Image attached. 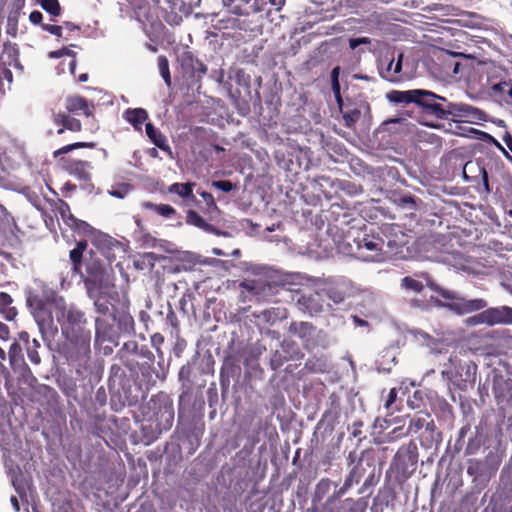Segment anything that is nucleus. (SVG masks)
I'll return each instance as SVG.
<instances>
[{
	"instance_id": "nucleus-16",
	"label": "nucleus",
	"mask_w": 512,
	"mask_h": 512,
	"mask_svg": "<svg viewBox=\"0 0 512 512\" xmlns=\"http://www.w3.org/2000/svg\"><path fill=\"white\" fill-rule=\"evenodd\" d=\"M298 304L303 311H307L311 315L323 312L325 310L324 304L319 300L318 293L309 296L302 295L298 299Z\"/></svg>"
},
{
	"instance_id": "nucleus-50",
	"label": "nucleus",
	"mask_w": 512,
	"mask_h": 512,
	"mask_svg": "<svg viewBox=\"0 0 512 512\" xmlns=\"http://www.w3.org/2000/svg\"><path fill=\"white\" fill-rule=\"evenodd\" d=\"M152 344L158 346L164 342V338L161 334L156 333L151 337Z\"/></svg>"
},
{
	"instance_id": "nucleus-52",
	"label": "nucleus",
	"mask_w": 512,
	"mask_h": 512,
	"mask_svg": "<svg viewBox=\"0 0 512 512\" xmlns=\"http://www.w3.org/2000/svg\"><path fill=\"white\" fill-rule=\"evenodd\" d=\"M468 322L473 325L485 323V321L480 320V313L473 317H470Z\"/></svg>"
},
{
	"instance_id": "nucleus-8",
	"label": "nucleus",
	"mask_w": 512,
	"mask_h": 512,
	"mask_svg": "<svg viewBox=\"0 0 512 512\" xmlns=\"http://www.w3.org/2000/svg\"><path fill=\"white\" fill-rule=\"evenodd\" d=\"M403 54H399L397 60L393 55H385L379 60V73L382 78L390 81L397 82L401 79L400 73L402 70Z\"/></svg>"
},
{
	"instance_id": "nucleus-53",
	"label": "nucleus",
	"mask_w": 512,
	"mask_h": 512,
	"mask_svg": "<svg viewBox=\"0 0 512 512\" xmlns=\"http://www.w3.org/2000/svg\"><path fill=\"white\" fill-rule=\"evenodd\" d=\"M269 3L274 6L277 10H280L285 3V0H268Z\"/></svg>"
},
{
	"instance_id": "nucleus-51",
	"label": "nucleus",
	"mask_w": 512,
	"mask_h": 512,
	"mask_svg": "<svg viewBox=\"0 0 512 512\" xmlns=\"http://www.w3.org/2000/svg\"><path fill=\"white\" fill-rule=\"evenodd\" d=\"M340 67H334L331 72V84L339 82Z\"/></svg>"
},
{
	"instance_id": "nucleus-49",
	"label": "nucleus",
	"mask_w": 512,
	"mask_h": 512,
	"mask_svg": "<svg viewBox=\"0 0 512 512\" xmlns=\"http://www.w3.org/2000/svg\"><path fill=\"white\" fill-rule=\"evenodd\" d=\"M64 54L73 55L74 53L70 50L63 49V50L51 52L50 56L53 58H59V57H62Z\"/></svg>"
},
{
	"instance_id": "nucleus-61",
	"label": "nucleus",
	"mask_w": 512,
	"mask_h": 512,
	"mask_svg": "<svg viewBox=\"0 0 512 512\" xmlns=\"http://www.w3.org/2000/svg\"><path fill=\"white\" fill-rule=\"evenodd\" d=\"M75 67H76L75 60H71L70 63H69V68H70L71 73H74Z\"/></svg>"
},
{
	"instance_id": "nucleus-36",
	"label": "nucleus",
	"mask_w": 512,
	"mask_h": 512,
	"mask_svg": "<svg viewBox=\"0 0 512 512\" xmlns=\"http://www.w3.org/2000/svg\"><path fill=\"white\" fill-rule=\"evenodd\" d=\"M33 344L35 346L34 348H32V347H28L27 348V355H28L29 360L33 364L38 365L41 362V358H40V356L38 354V351L36 350V347L39 346V343H38L37 340H33Z\"/></svg>"
},
{
	"instance_id": "nucleus-35",
	"label": "nucleus",
	"mask_w": 512,
	"mask_h": 512,
	"mask_svg": "<svg viewBox=\"0 0 512 512\" xmlns=\"http://www.w3.org/2000/svg\"><path fill=\"white\" fill-rule=\"evenodd\" d=\"M130 191V186L128 184H122L118 187H113L109 194L116 197V198H124Z\"/></svg>"
},
{
	"instance_id": "nucleus-32",
	"label": "nucleus",
	"mask_w": 512,
	"mask_h": 512,
	"mask_svg": "<svg viewBox=\"0 0 512 512\" xmlns=\"http://www.w3.org/2000/svg\"><path fill=\"white\" fill-rule=\"evenodd\" d=\"M397 399V390L396 388H392L387 396V399L385 400L384 408L387 412L393 413L394 411L398 410L396 406H394Z\"/></svg>"
},
{
	"instance_id": "nucleus-55",
	"label": "nucleus",
	"mask_w": 512,
	"mask_h": 512,
	"mask_svg": "<svg viewBox=\"0 0 512 512\" xmlns=\"http://www.w3.org/2000/svg\"><path fill=\"white\" fill-rule=\"evenodd\" d=\"M402 203L404 205L410 206L411 208L415 206V201L411 197H404L402 199Z\"/></svg>"
},
{
	"instance_id": "nucleus-5",
	"label": "nucleus",
	"mask_w": 512,
	"mask_h": 512,
	"mask_svg": "<svg viewBox=\"0 0 512 512\" xmlns=\"http://www.w3.org/2000/svg\"><path fill=\"white\" fill-rule=\"evenodd\" d=\"M26 301L39 325H44L52 320L49 314L46 315L50 293L44 290L42 282L34 281V287L28 288Z\"/></svg>"
},
{
	"instance_id": "nucleus-62",
	"label": "nucleus",
	"mask_w": 512,
	"mask_h": 512,
	"mask_svg": "<svg viewBox=\"0 0 512 512\" xmlns=\"http://www.w3.org/2000/svg\"><path fill=\"white\" fill-rule=\"evenodd\" d=\"M78 80L80 82H86L88 80V75L86 73H83L79 76Z\"/></svg>"
},
{
	"instance_id": "nucleus-27",
	"label": "nucleus",
	"mask_w": 512,
	"mask_h": 512,
	"mask_svg": "<svg viewBox=\"0 0 512 512\" xmlns=\"http://www.w3.org/2000/svg\"><path fill=\"white\" fill-rule=\"evenodd\" d=\"M38 2L41 7L52 16L56 17L60 15L61 8L58 0H38Z\"/></svg>"
},
{
	"instance_id": "nucleus-56",
	"label": "nucleus",
	"mask_w": 512,
	"mask_h": 512,
	"mask_svg": "<svg viewBox=\"0 0 512 512\" xmlns=\"http://www.w3.org/2000/svg\"><path fill=\"white\" fill-rule=\"evenodd\" d=\"M332 91H333L334 96H338V94H340V83L339 82L332 83Z\"/></svg>"
},
{
	"instance_id": "nucleus-37",
	"label": "nucleus",
	"mask_w": 512,
	"mask_h": 512,
	"mask_svg": "<svg viewBox=\"0 0 512 512\" xmlns=\"http://www.w3.org/2000/svg\"><path fill=\"white\" fill-rule=\"evenodd\" d=\"M426 425V419L425 417H416V418H413L411 421H410V425H409V428H408V432H418L420 429H422L424 426Z\"/></svg>"
},
{
	"instance_id": "nucleus-21",
	"label": "nucleus",
	"mask_w": 512,
	"mask_h": 512,
	"mask_svg": "<svg viewBox=\"0 0 512 512\" xmlns=\"http://www.w3.org/2000/svg\"><path fill=\"white\" fill-rule=\"evenodd\" d=\"M142 206L145 209H150V210L155 211L157 214H159L165 218H170L172 215H174L176 213L175 209L172 206L166 205V204H154L151 202H144L142 204Z\"/></svg>"
},
{
	"instance_id": "nucleus-58",
	"label": "nucleus",
	"mask_w": 512,
	"mask_h": 512,
	"mask_svg": "<svg viewBox=\"0 0 512 512\" xmlns=\"http://www.w3.org/2000/svg\"><path fill=\"white\" fill-rule=\"evenodd\" d=\"M10 501H11L13 508L18 512L20 510V507H19L17 498L15 496H12Z\"/></svg>"
},
{
	"instance_id": "nucleus-25",
	"label": "nucleus",
	"mask_w": 512,
	"mask_h": 512,
	"mask_svg": "<svg viewBox=\"0 0 512 512\" xmlns=\"http://www.w3.org/2000/svg\"><path fill=\"white\" fill-rule=\"evenodd\" d=\"M157 64H158V69H159L160 75L162 76L165 84L167 85V87H170L171 86V75H170V70H169L168 59L165 56L160 55L157 59Z\"/></svg>"
},
{
	"instance_id": "nucleus-3",
	"label": "nucleus",
	"mask_w": 512,
	"mask_h": 512,
	"mask_svg": "<svg viewBox=\"0 0 512 512\" xmlns=\"http://www.w3.org/2000/svg\"><path fill=\"white\" fill-rule=\"evenodd\" d=\"M88 278L85 280L88 296L94 302L97 313L106 315L109 312L108 294L113 287L110 271L96 263L87 267Z\"/></svg>"
},
{
	"instance_id": "nucleus-12",
	"label": "nucleus",
	"mask_w": 512,
	"mask_h": 512,
	"mask_svg": "<svg viewBox=\"0 0 512 512\" xmlns=\"http://www.w3.org/2000/svg\"><path fill=\"white\" fill-rule=\"evenodd\" d=\"M490 94L505 104H512V80L501 79L490 85Z\"/></svg>"
},
{
	"instance_id": "nucleus-47",
	"label": "nucleus",
	"mask_w": 512,
	"mask_h": 512,
	"mask_svg": "<svg viewBox=\"0 0 512 512\" xmlns=\"http://www.w3.org/2000/svg\"><path fill=\"white\" fill-rule=\"evenodd\" d=\"M8 338H9L8 327L5 324L0 323V339L7 340Z\"/></svg>"
},
{
	"instance_id": "nucleus-38",
	"label": "nucleus",
	"mask_w": 512,
	"mask_h": 512,
	"mask_svg": "<svg viewBox=\"0 0 512 512\" xmlns=\"http://www.w3.org/2000/svg\"><path fill=\"white\" fill-rule=\"evenodd\" d=\"M212 186L223 192H230L233 189V184L227 180L213 181Z\"/></svg>"
},
{
	"instance_id": "nucleus-42",
	"label": "nucleus",
	"mask_w": 512,
	"mask_h": 512,
	"mask_svg": "<svg viewBox=\"0 0 512 512\" xmlns=\"http://www.w3.org/2000/svg\"><path fill=\"white\" fill-rule=\"evenodd\" d=\"M200 195L206 202L207 206H209V208H213V209L217 208L214 198L210 193L204 191V192H201Z\"/></svg>"
},
{
	"instance_id": "nucleus-33",
	"label": "nucleus",
	"mask_w": 512,
	"mask_h": 512,
	"mask_svg": "<svg viewBox=\"0 0 512 512\" xmlns=\"http://www.w3.org/2000/svg\"><path fill=\"white\" fill-rule=\"evenodd\" d=\"M360 117L359 109H352L343 114V119L345 121V125L347 127H352L355 122L358 121Z\"/></svg>"
},
{
	"instance_id": "nucleus-48",
	"label": "nucleus",
	"mask_w": 512,
	"mask_h": 512,
	"mask_svg": "<svg viewBox=\"0 0 512 512\" xmlns=\"http://www.w3.org/2000/svg\"><path fill=\"white\" fill-rule=\"evenodd\" d=\"M417 335L419 336V339L426 341L428 346L432 345L433 339L427 333L423 331H417Z\"/></svg>"
},
{
	"instance_id": "nucleus-24",
	"label": "nucleus",
	"mask_w": 512,
	"mask_h": 512,
	"mask_svg": "<svg viewBox=\"0 0 512 512\" xmlns=\"http://www.w3.org/2000/svg\"><path fill=\"white\" fill-rule=\"evenodd\" d=\"M259 317L269 324H274L277 320L285 317V310L280 308H271L269 310L262 311Z\"/></svg>"
},
{
	"instance_id": "nucleus-34",
	"label": "nucleus",
	"mask_w": 512,
	"mask_h": 512,
	"mask_svg": "<svg viewBox=\"0 0 512 512\" xmlns=\"http://www.w3.org/2000/svg\"><path fill=\"white\" fill-rule=\"evenodd\" d=\"M87 145L88 144H86L84 142H78V143L69 144V145L63 146L62 148L54 151L53 156H54V158H58L60 155L69 153L70 151H72L74 149H77V148H80V147H85Z\"/></svg>"
},
{
	"instance_id": "nucleus-7",
	"label": "nucleus",
	"mask_w": 512,
	"mask_h": 512,
	"mask_svg": "<svg viewBox=\"0 0 512 512\" xmlns=\"http://www.w3.org/2000/svg\"><path fill=\"white\" fill-rule=\"evenodd\" d=\"M476 370L477 367L475 364L472 362H466L455 367V371L445 369L442 373L461 389H464L466 388L467 383L474 381Z\"/></svg>"
},
{
	"instance_id": "nucleus-57",
	"label": "nucleus",
	"mask_w": 512,
	"mask_h": 512,
	"mask_svg": "<svg viewBox=\"0 0 512 512\" xmlns=\"http://www.w3.org/2000/svg\"><path fill=\"white\" fill-rule=\"evenodd\" d=\"M353 321L358 326H365V325H367V322L365 320H363V319H361V318H359L357 316H353Z\"/></svg>"
},
{
	"instance_id": "nucleus-9",
	"label": "nucleus",
	"mask_w": 512,
	"mask_h": 512,
	"mask_svg": "<svg viewBox=\"0 0 512 512\" xmlns=\"http://www.w3.org/2000/svg\"><path fill=\"white\" fill-rule=\"evenodd\" d=\"M480 320L485 321V324L490 326L496 324H511L512 308L508 306H501L486 309L480 313Z\"/></svg>"
},
{
	"instance_id": "nucleus-15",
	"label": "nucleus",
	"mask_w": 512,
	"mask_h": 512,
	"mask_svg": "<svg viewBox=\"0 0 512 512\" xmlns=\"http://www.w3.org/2000/svg\"><path fill=\"white\" fill-rule=\"evenodd\" d=\"M66 170L79 180L87 181L90 178L91 164L87 161L72 160L65 165Z\"/></svg>"
},
{
	"instance_id": "nucleus-26",
	"label": "nucleus",
	"mask_w": 512,
	"mask_h": 512,
	"mask_svg": "<svg viewBox=\"0 0 512 512\" xmlns=\"http://www.w3.org/2000/svg\"><path fill=\"white\" fill-rule=\"evenodd\" d=\"M344 506L349 510V512H365L367 508V501L364 498H359L357 500L347 498L344 501Z\"/></svg>"
},
{
	"instance_id": "nucleus-54",
	"label": "nucleus",
	"mask_w": 512,
	"mask_h": 512,
	"mask_svg": "<svg viewBox=\"0 0 512 512\" xmlns=\"http://www.w3.org/2000/svg\"><path fill=\"white\" fill-rule=\"evenodd\" d=\"M314 512H337V510L335 509V504H331L328 506V510L326 509V503L323 505V508L321 511L319 510H314Z\"/></svg>"
},
{
	"instance_id": "nucleus-40",
	"label": "nucleus",
	"mask_w": 512,
	"mask_h": 512,
	"mask_svg": "<svg viewBox=\"0 0 512 512\" xmlns=\"http://www.w3.org/2000/svg\"><path fill=\"white\" fill-rule=\"evenodd\" d=\"M21 352V346L19 343L14 342L9 349L10 361L13 362L15 357Z\"/></svg>"
},
{
	"instance_id": "nucleus-6",
	"label": "nucleus",
	"mask_w": 512,
	"mask_h": 512,
	"mask_svg": "<svg viewBox=\"0 0 512 512\" xmlns=\"http://www.w3.org/2000/svg\"><path fill=\"white\" fill-rule=\"evenodd\" d=\"M357 251L355 256L363 261L374 262L383 259L381 251L383 240L376 237L364 236L362 239L354 240Z\"/></svg>"
},
{
	"instance_id": "nucleus-29",
	"label": "nucleus",
	"mask_w": 512,
	"mask_h": 512,
	"mask_svg": "<svg viewBox=\"0 0 512 512\" xmlns=\"http://www.w3.org/2000/svg\"><path fill=\"white\" fill-rule=\"evenodd\" d=\"M86 246V242H78L77 246L70 251V259L75 267L81 262L82 254Z\"/></svg>"
},
{
	"instance_id": "nucleus-23",
	"label": "nucleus",
	"mask_w": 512,
	"mask_h": 512,
	"mask_svg": "<svg viewBox=\"0 0 512 512\" xmlns=\"http://www.w3.org/2000/svg\"><path fill=\"white\" fill-rule=\"evenodd\" d=\"M187 223L194 225L204 231H213V226L207 223L198 213L195 211H189L187 215Z\"/></svg>"
},
{
	"instance_id": "nucleus-30",
	"label": "nucleus",
	"mask_w": 512,
	"mask_h": 512,
	"mask_svg": "<svg viewBox=\"0 0 512 512\" xmlns=\"http://www.w3.org/2000/svg\"><path fill=\"white\" fill-rule=\"evenodd\" d=\"M81 127H82L81 122L78 119L73 118L68 115L64 127L60 128L57 131V133L62 134L65 129H68L73 132H78L81 130Z\"/></svg>"
},
{
	"instance_id": "nucleus-17",
	"label": "nucleus",
	"mask_w": 512,
	"mask_h": 512,
	"mask_svg": "<svg viewBox=\"0 0 512 512\" xmlns=\"http://www.w3.org/2000/svg\"><path fill=\"white\" fill-rule=\"evenodd\" d=\"M65 106L69 112H82L87 117L92 115L91 107L89 106L88 102L81 96L73 95L67 97Z\"/></svg>"
},
{
	"instance_id": "nucleus-41",
	"label": "nucleus",
	"mask_w": 512,
	"mask_h": 512,
	"mask_svg": "<svg viewBox=\"0 0 512 512\" xmlns=\"http://www.w3.org/2000/svg\"><path fill=\"white\" fill-rule=\"evenodd\" d=\"M43 29L48 31L49 33L61 37L62 35V27L57 25H44Z\"/></svg>"
},
{
	"instance_id": "nucleus-31",
	"label": "nucleus",
	"mask_w": 512,
	"mask_h": 512,
	"mask_svg": "<svg viewBox=\"0 0 512 512\" xmlns=\"http://www.w3.org/2000/svg\"><path fill=\"white\" fill-rule=\"evenodd\" d=\"M243 286L252 291L255 295H261V291L266 288V283L262 280H253L247 281L243 284Z\"/></svg>"
},
{
	"instance_id": "nucleus-10",
	"label": "nucleus",
	"mask_w": 512,
	"mask_h": 512,
	"mask_svg": "<svg viewBox=\"0 0 512 512\" xmlns=\"http://www.w3.org/2000/svg\"><path fill=\"white\" fill-rule=\"evenodd\" d=\"M350 288L351 283L348 280L339 279L328 281L323 291L334 304H341L348 296Z\"/></svg>"
},
{
	"instance_id": "nucleus-45",
	"label": "nucleus",
	"mask_w": 512,
	"mask_h": 512,
	"mask_svg": "<svg viewBox=\"0 0 512 512\" xmlns=\"http://www.w3.org/2000/svg\"><path fill=\"white\" fill-rule=\"evenodd\" d=\"M29 19L30 21L33 23V24H39L42 19H43V16L41 14V12L39 11H33L31 12L30 16H29Z\"/></svg>"
},
{
	"instance_id": "nucleus-63",
	"label": "nucleus",
	"mask_w": 512,
	"mask_h": 512,
	"mask_svg": "<svg viewBox=\"0 0 512 512\" xmlns=\"http://www.w3.org/2000/svg\"><path fill=\"white\" fill-rule=\"evenodd\" d=\"M505 143L508 146V148L512 151V138L509 137L508 139H506Z\"/></svg>"
},
{
	"instance_id": "nucleus-1",
	"label": "nucleus",
	"mask_w": 512,
	"mask_h": 512,
	"mask_svg": "<svg viewBox=\"0 0 512 512\" xmlns=\"http://www.w3.org/2000/svg\"><path fill=\"white\" fill-rule=\"evenodd\" d=\"M55 315L67 343L65 356L78 369L86 367L90 358L91 332L86 329L84 313L76 306L67 305L62 298L54 299Z\"/></svg>"
},
{
	"instance_id": "nucleus-19",
	"label": "nucleus",
	"mask_w": 512,
	"mask_h": 512,
	"mask_svg": "<svg viewBox=\"0 0 512 512\" xmlns=\"http://www.w3.org/2000/svg\"><path fill=\"white\" fill-rule=\"evenodd\" d=\"M146 134L158 148L170 153V147L168 145L167 138L151 123L146 124Z\"/></svg>"
},
{
	"instance_id": "nucleus-28",
	"label": "nucleus",
	"mask_w": 512,
	"mask_h": 512,
	"mask_svg": "<svg viewBox=\"0 0 512 512\" xmlns=\"http://www.w3.org/2000/svg\"><path fill=\"white\" fill-rule=\"evenodd\" d=\"M332 484L329 479H322L316 486L315 499L321 500L329 492Z\"/></svg>"
},
{
	"instance_id": "nucleus-39",
	"label": "nucleus",
	"mask_w": 512,
	"mask_h": 512,
	"mask_svg": "<svg viewBox=\"0 0 512 512\" xmlns=\"http://www.w3.org/2000/svg\"><path fill=\"white\" fill-rule=\"evenodd\" d=\"M371 40L368 37L351 38L349 40V46L351 49H356L359 45L370 44Z\"/></svg>"
},
{
	"instance_id": "nucleus-11",
	"label": "nucleus",
	"mask_w": 512,
	"mask_h": 512,
	"mask_svg": "<svg viewBox=\"0 0 512 512\" xmlns=\"http://www.w3.org/2000/svg\"><path fill=\"white\" fill-rule=\"evenodd\" d=\"M364 469L360 463L355 465L350 471L349 475L346 477L344 484L337 491L333 493L326 501V509L328 510V506L331 504H335L336 501L341 498L347 491L350 489L353 484H357L361 478L363 477Z\"/></svg>"
},
{
	"instance_id": "nucleus-43",
	"label": "nucleus",
	"mask_w": 512,
	"mask_h": 512,
	"mask_svg": "<svg viewBox=\"0 0 512 512\" xmlns=\"http://www.w3.org/2000/svg\"><path fill=\"white\" fill-rule=\"evenodd\" d=\"M67 116H68V114H65V113L54 114V123L62 126L61 128H63L65 125Z\"/></svg>"
},
{
	"instance_id": "nucleus-22",
	"label": "nucleus",
	"mask_w": 512,
	"mask_h": 512,
	"mask_svg": "<svg viewBox=\"0 0 512 512\" xmlns=\"http://www.w3.org/2000/svg\"><path fill=\"white\" fill-rule=\"evenodd\" d=\"M400 287L406 291L419 293L423 290L424 284L415 277L406 276L401 279Z\"/></svg>"
},
{
	"instance_id": "nucleus-64",
	"label": "nucleus",
	"mask_w": 512,
	"mask_h": 512,
	"mask_svg": "<svg viewBox=\"0 0 512 512\" xmlns=\"http://www.w3.org/2000/svg\"><path fill=\"white\" fill-rule=\"evenodd\" d=\"M6 359L5 351L0 347V360L3 361Z\"/></svg>"
},
{
	"instance_id": "nucleus-46",
	"label": "nucleus",
	"mask_w": 512,
	"mask_h": 512,
	"mask_svg": "<svg viewBox=\"0 0 512 512\" xmlns=\"http://www.w3.org/2000/svg\"><path fill=\"white\" fill-rule=\"evenodd\" d=\"M12 484L15 490L22 495L25 492L24 484L18 480V478H12Z\"/></svg>"
},
{
	"instance_id": "nucleus-4",
	"label": "nucleus",
	"mask_w": 512,
	"mask_h": 512,
	"mask_svg": "<svg viewBox=\"0 0 512 512\" xmlns=\"http://www.w3.org/2000/svg\"><path fill=\"white\" fill-rule=\"evenodd\" d=\"M415 276L423 278L426 282V285L430 289L440 293L444 299L449 300L450 302L444 304L443 306L448 307L449 309L457 312L458 314H466L473 311L481 310L484 307H486V302L482 299L466 300L464 298L458 297L452 291L441 288L431 279L430 275L426 272L415 274Z\"/></svg>"
},
{
	"instance_id": "nucleus-44",
	"label": "nucleus",
	"mask_w": 512,
	"mask_h": 512,
	"mask_svg": "<svg viewBox=\"0 0 512 512\" xmlns=\"http://www.w3.org/2000/svg\"><path fill=\"white\" fill-rule=\"evenodd\" d=\"M11 302L12 299L8 294L3 292L0 293V309L8 306L9 304H11Z\"/></svg>"
},
{
	"instance_id": "nucleus-18",
	"label": "nucleus",
	"mask_w": 512,
	"mask_h": 512,
	"mask_svg": "<svg viewBox=\"0 0 512 512\" xmlns=\"http://www.w3.org/2000/svg\"><path fill=\"white\" fill-rule=\"evenodd\" d=\"M123 116L136 130L141 131L143 123L148 118V113L143 108H129L124 112Z\"/></svg>"
},
{
	"instance_id": "nucleus-2",
	"label": "nucleus",
	"mask_w": 512,
	"mask_h": 512,
	"mask_svg": "<svg viewBox=\"0 0 512 512\" xmlns=\"http://www.w3.org/2000/svg\"><path fill=\"white\" fill-rule=\"evenodd\" d=\"M390 102L416 103L437 118L448 116L463 118L466 122L477 123L486 120V113L479 108L462 102H447L445 97L428 90L414 89L408 91H391L387 94Z\"/></svg>"
},
{
	"instance_id": "nucleus-59",
	"label": "nucleus",
	"mask_w": 512,
	"mask_h": 512,
	"mask_svg": "<svg viewBox=\"0 0 512 512\" xmlns=\"http://www.w3.org/2000/svg\"><path fill=\"white\" fill-rule=\"evenodd\" d=\"M476 465L477 464H473L471 463L467 469V472L470 474V475H474L475 473V470H476Z\"/></svg>"
},
{
	"instance_id": "nucleus-13",
	"label": "nucleus",
	"mask_w": 512,
	"mask_h": 512,
	"mask_svg": "<svg viewBox=\"0 0 512 512\" xmlns=\"http://www.w3.org/2000/svg\"><path fill=\"white\" fill-rule=\"evenodd\" d=\"M289 331L298 336L305 344L306 347H309L314 339L316 329L315 327L308 322H294L290 325Z\"/></svg>"
},
{
	"instance_id": "nucleus-60",
	"label": "nucleus",
	"mask_w": 512,
	"mask_h": 512,
	"mask_svg": "<svg viewBox=\"0 0 512 512\" xmlns=\"http://www.w3.org/2000/svg\"><path fill=\"white\" fill-rule=\"evenodd\" d=\"M335 99H336V102L339 106L340 109H342V106H343V100H342V97H341V93L338 94V96H335Z\"/></svg>"
},
{
	"instance_id": "nucleus-20",
	"label": "nucleus",
	"mask_w": 512,
	"mask_h": 512,
	"mask_svg": "<svg viewBox=\"0 0 512 512\" xmlns=\"http://www.w3.org/2000/svg\"><path fill=\"white\" fill-rule=\"evenodd\" d=\"M194 183H174L169 187V192L176 193L182 198H193Z\"/></svg>"
},
{
	"instance_id": "nucleus-14",
	"label": "nucleus",
	"mask_w": 512,
	"mask_h": 512,
	"mask_svg": "<svg viewBox=\"0 0 512 512\" xmlns=\"http://www.w3.org/2000/svg\"><path fill=\"white\" fill-rule=\"evenodd\" d=\"M59 213L63 219V221L70 227L72 228H75L79 231H82L84 233L88 232V230L91 229V227L84 221H81V220H78L76 219L71 211H70V207L68 206L67 203L65 202H61L59 208Z\"/></svg>"
}]
</instances>
